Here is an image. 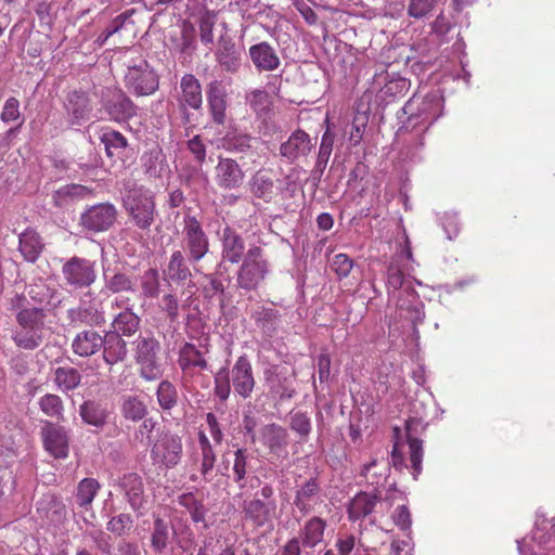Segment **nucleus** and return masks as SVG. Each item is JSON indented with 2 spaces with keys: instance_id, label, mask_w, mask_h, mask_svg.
<instances>
[{
  "instance_id": "obj_1",
  "label": "nucleus",
  "mask_w": 555,
  "mask_h": 555,
  "mask_svg": "<svg viewBox=\"0 0 555 555\" xmlns=\"http://www.w3.org/2000/svg\"><path fill=\"white\" fill-rule=\"evenodd\" d=\"M8 309L15 314L17 324L12 332L14 344L24 350L37 349L43 343L47 310L41 307H30L23 294L11 297Z\"/></svg>"
},
{
  "instance_id": "obj_2",
  "label": "nucleus",
  "mask_w": 555,
  "mask_h": 555,
  "mask_svg": "<svg viewBox=\"0 0 555 555\" xmlns=\"http://www.w3.org/2000/svg\"><path fill=\"white\" fill-rule=\"evenodd\" d=\"M442 101L435 93H429L418 100L413 98L404 105V113L409 114L408 119L398 130V135L405 137L414 147L424 146V134L441 115Z\"/></svg>"
},
{
  "instance_id": "obj_3",
  "label": "nucleus",
  "mask_w": 555,
  "mask_h": 555,
  "mask_svg": "<svg viewBox=\"0 0 555 555\" xmlns=\"http://www.w3.org/2000/svg\"><path fill=\"white\" fill-rule=\"evenodd\" d=\"M255 384L251 363L246 356H241L231 370L222 367L215 374L214 391L222 402L229 399L232 388L236 396L247 399L251 396Z\"/></svg>"
},
{
  "instance_id": "obj_4",
  "label": "nucleus",
  "mask_w": 555,
  "mask_h": 555,
  "mask_svg": "<svg viewBox=\"0 0 555 555\" xmlns=\"http://www.w3.org/2000/svg\"><path fill=\"white\" fill-rule=\"evenodd\" d=\"M236 272V286L247 292L257 291L271 272L264 250L258 245L247 249Z\"/></svg>"
},
{
  "instance_id": "obj_5",
  "label": "nucleus",
  "mask_w": 555,
  "mask_h": 555,
  "mask_svg": "<svg viewBox=\"0 0 555 555\" xmlns=\"http://www.w3.org/2000/svg\"><path fill=\"white\" fill-rule=\"evenodd\" d=\"M124 205L140 229H147L154 221L155 202L153 193L134 182H127Z\"/></svg>"
},
{
  "instance_id": "obj_6",
  "label": "nucleus",
  "mask_w": 555,
  "mask_h": 555,
  "mask_svg": "<svg viewBox=\"0 0 555 555\" xmlns=\"http://www.w3.org/2000/svg\"><path fill=\"white\" fill-rule=\"evenodd\" d=\"M208 349H201L191 343H185L179 350L178 365L182 372V385L193 387L194 384H201L207 387L208 383L204 380L203 372L209 370L206 359Z\"/></svg>"
},
{
  "instance_id": "obj_7",
  "label": "nucleus",
  "mask_w": 555,
  "mask_h": 555,
  "mask_svg": "<svg viewBox=\"0 0 555 555\" xmlns=\"http://www.w3.org/2000/svg\"><path fill=\"white\" fill-rule=\"evenodd\" d=\"M517 545L520 555H555V519L538 518L531 535Z\"/></svg>"
},
{
  "instance_id": "obj_8",
  "label": "nucleus",
  "mask_w": 555,
  "mask_h": 555,
  "mask_svg": "<svg viewBox=\"0 0 555 555\" xmlns=\"http://www.w3.org/2000/svg\"><path fill=\"white\" fill-rule=\"evenodd\" d=\"M182 245L191 263L198 262L209 251L208 235L194 216L186 215L183 218Z\"/></svg>"
},
{
  "instance_id": "obj_9",
  "label": "nucleus",
  "mask_w": 555,
  "mask_h": 555,
  "mask_svg": "<svg viewBox=\"0 0 555 555\" xmlns=\"http://www.w3.org/2000/svg\"><path fill=\"white\" fill-rule=\"evenodd\" d=\"M183 444L180 436L170 431H162L151 447L153 464L165 468H173L182 457Z\"/></svg>"
},
{
  "instance_id": "obj_10",
  "label": "nucleus",
  "mask_w": 555,
  "mask_h": 555,
  "mask_svg": "<svg viewBox=\"0 0 555 555\" xmlns=\"http://www.w3.org/2000/svg\"><path fill=\"white\" fill-rule=\"evenodd\" d=\"M64 282L74 291L89 288L96 280L95 262L74 256L62 266Z\"/></svg>"
},
{
  "instance_id": "obj_11",
  "label": "nucleus",
  "mask_w": 555,
  "mask_h": 555,
  "mask_svg": "<svg viewBox=\"0 0 555 555\" xmlns=\"http://www.w3.org/2000/svg\"><path fill=\"white\" fill-rule=\"evenodd\" d=\"M158 76L145 60L128 65L125 85L138 96L153 94L158 89Z\"/></svg>"
},
{
  "instance_id": "obj_12",
  "label": "nucleus",
  "mask_w": 555,
  "mask_h": 555,
  "mask_svg": "<svg viewBox=\"0 0 555 555\" xmlns=\"http://www.w3.org/2000/svg\"><path fill=\"white\" fill-rule=\"evenodd\" d=\"M135 360L140 365V374L145 380H155L162 376L158 361L160 345L153 336H140L135 340Z\"/></svg>"
},
{
  "instance_id": "obj_13",
  "label": "nucleus",
  "mask_w": 555,
  "mask_h": 555,
  "mask_svg": "<svg viewBox=\"0 0 555 555\" xmlns=\"http://www.w3.org/2000/svg\"><path fill=\"white\" fill-rule=\"evenodd\" d=\"M68 320L73 324H87L90 326H100L105 323V312L103 304L91 293H86L76 308L67 311Z\"/></svg>"
},
{
  "instance_id": "obj_14",
  "label": "nucleus",
  "mask_w": 555,
  "mask_h": 555,
  "mask_svg": "<svg viewBox=\"0 0 555 555\" xmlns=\"http://www.w3.org/2000/svg\"><path fill=\"white\" fill-rule=\"evenodd\" d=\"M413 262L411 242L404 233L403 244L391 258L387 268V287L389 291H398L403 285L405 274L413 270Z\"/></svg>"
},
{
  "instance_id": "obj_15",
  "label": "nucleus",
  "mask_w": 555,
  "mask_h": 555,
  "mask_svg": "<svg viewBox=\"0 0 555 555\" xmlns=\"http://www.w3.org/2000/svg\"><path fill=\"white\" fill-rule=\"evenodd\" d=\"M117 210L111 203L88 207L80 216L79 224L87 231L99 233L107 231L116 221Z\"/></svg>"
},
{
  "instance_id": "obj_16",
  "label": "nucleus",
  "mask_w": 555,
  "mask_h": 555,
  "mask_svg": "<svg viewBox=\"0 0 555 555\" xmlns=\"http://www.w3.org/2000/svg\"><path fill=\"white\" fill-rule=\"evenodd\" d=\"M295 372L272 365L264 371V382L273 397L281 401L292 399L295 393Z\"/></svg>"
},
{
  "instance_id": "obj_17",
  "label": "nucleus",
  "mask_w": 555,
  "mask_h": 555,
  "mask_svg": "<svg viewBox=\"0 0 555 555\" xmlns=\"http://www.w3.org/2000/svg\"><path fill=\"white\" fill-rule=\"evenodd\" d=\"M214 179L219 189L233 191L243 185L245 172L235 159L230 157H219L215 167Z\"/></svg>"
},
{
  "instance_id": "obj_18",
  "label": "nucleus",
  "mask_w": 555,
  "mask_h": 555,
  "mask_svg": "<svg viewBox=\"0 0 555 555\" xmlns=\"http://www.w3.org/2000/svg\"><path fill=\"white\" fill-rule=\"evenodd\" d=\"M43 447L55 459H65L68 455V431L52 422H44L41 428Z\"/></svg>"
},
{
  "instance_id": "obj_19",
  "label": "nucleus",
  "mask_w": 555,
  "mask_h": 555,
  "mask_svg": "<svg viewBox=\"0 0 555 555\" xmlns=\"http://www.w3.org/2000/svg\"><path fill=\"white\" fill-rule=\"evenodd\" d=\"M278 504L276 501L264 502L258 496H254L243 504V513L245 518L255 527L261 528L267 525L272 526L273 519L276 518Z\"/></svg>"
},
{
  "instance_id": "obj_20",
  "label": "nucleus",
  "mask_w": 555,
  "mask_h": 555,
  "mask_svg": "<svg viewBox=\"0 0 555 555\" xmlns=\"http://www.w3.org/2000/svg\"><path fill=\"white\" fill-rule=\"evenodd\" d=\"M323 501L322 488L317 478H309L296 489L294 505L302 516L314 512Z\"/></svg>"
},
{
  "instance_id": "obj_21",
  "label": "nucleus",
  "mask_w": 555,
  "mask_h": 555,
  "mask_svg": "<svg viewBox=\"0 0 555 555\" xmlns=\"http://www.w3.org/2000/svg\"><path fill=\"white\" fill-rule=\"evenodd\" d=\"M129 298H116L112 304L113 307L124 308L117 313L112 321V333H117L119 336L130 337L134 335L139 328L141 320L132 308L129 307Z\"/></svg>"
},
{
  "instance_id": "obj_22",
  "label": "nucleus",
  "mask_w": 555,
  "mask_h": 555,
  "mask_svg": "<svg viewBox=\"0 0 555 555\" xmlns=\"http://www.w3.org/2000/svg\"><path fill=\"white\" fill-rule=\"evenodd\" d=\"M103 107L114 121H126L137 115V105L121 90H113L104 100Z\"/></svg>"
},
{
  "instance_id": "obj_23",
  "label": "nucleus",
  "mask_w": 555,
  "mask_h": 555,
  "mask_svg": "<svg viewBox=\"0 0 555 555\" xmlns=\"http://www.w3.org/2000/svg\"><path fill=\"white\" fill-rule=\"evenodd\" d=\"M207 106L211 120L223 125L227 119L228 93L222 81L212 80L206 89Z\"/></svg>"
},
{
  "instance_id": "obj_24",
  "label": "nucleus",
  "mask_w": 555,
  "mask_h": 555,
  "mask_svg": "<svg viewBox=\"0 0 555 555\" xmlns=\"http://www.w3.org/2000/svg\"><path fill=\"white\" fill-rule=\"evenodd\" d=\"M116 486L124 493L133 511H140L144 507L146 500L143 480L140 475L137 473H126L118 478Z\"/></svg>"
},
{
  "instance_id": "obj_25",
  "label": "nucleus",
  "mask_w": 555,
  "mask_h": 555,
  "mask_svg": "<svg viewBox=\"0 0 555 555\" xmlns=\"http://www.w3.org/2000/svg\"><path fill=\"white\" fill-rule=\"evenodd\" d=\"M311 149L310 135L304 130L297 129L280 145V155L287 163L293 164L299 158L308 156Z\"/></svg>"
},
{
  "instance_id": "obj_26",
  "label": "nucleus",
  "mask_w": 555,
  "mask_h": 555,
  "mask_svg": "<svg viewBox=\"0 0 555 555\" xmlns=\"http://www.w3.org/2000/svg\"><path fill=\"white\" fill-rule=\"evenodd\" d=\"M222 261L238 263L245 256L243 237L231 227L227 225L220 233Z\"/></svg>"
},
{
  "instance_id": "obj_27",
  "label": "nucleus",
  "mask_w": 555,
  "mask_h": 555,
  "mask_svg": "<svg viewBox=\"0 0 555 555\" xmlns=\"http://www.w3.org/2000/svg\"><path fill=\"white\" fill-rule=\"evenodd\" d=\"M216 57L219 65L227 72L235 73L241 66L242 48L228 36H221L218 40Z\"/></svg>"
},
{
  "instance_id": "obj_28",
  "label": "nucleus",
  "mask_w": 555,
  "mask_h": 555,
  "mask_svg": "<svg viewBox=\"0 0 555 555\" xmlns=\"http://www.w3.org/2000/svg\"><path fill=\"white\" fill-rule=\"evenodd\" d=\"M65 109L72 125H82L90 118V114L92 112L88 94L80 91H73L68 93L65 102Z\"/></svg>"
},
{
  "instance_id": "obj_29",
  "label": "nucleus",
  "mask_w": 555,
  "mask_h": 555,
  "mask_svg": "<svg viewBox=\"0 0 555 555\" xmlns=\"http://www.w3.org/2000/svg\"><path fill=\"white\" fill-rule=\"evenodd\" d=\"M248 53L254 66L259 72H273L281 65L278 52L267 41L253 44L249 47Z\"/></svg>"
},
{
  "instance_id": "obj_30",
  "label": "nucleus",
  "mask_w": 555,
  "mask_h": 555,
  "mask_svg": "<svg viewBox=\"0 0 555 555\" xmlns=\"http://www.w3.org/2000/svg\"><path fill=\"white\" fill-rule=\"evenodd\" d=\"M92 195V190L86 185L70 183L59 188L52 194L54 206L66 209L76 203L83 201Z\"/></svg>"
},
{
  "instance_id": "obj_31",
  "label": "nucleus",
  "mask_w": 555,
  "mask_h": 555,
  "mask_svg": "<svg viewBox=\"0 0 555 555\" xmlns=\"http://www.w3.org/2000/svg\"><path fill=\"white\" fill-rule=\"evenodd\" d=\"M327 522L325 519L319 516H312L305 521L299 529V538L302 546L308 548H314L324 540L325 530Z\"/></svg>"
},
{
  "instance_id": "obj_32",
  "label": "nucleus",
  "mask_w": 555,
  "mask_h": 555,
  "mask_svg": "<svg viewBox=\"0 0 555 555\" xmlns=\"http://www.w3.org/2000/svg\"><path fill=\"white\" fill-rule=\"evenodd\" d=\"M379 498L369 492L357 493L347 505L348 518L351 521L362 520L374 511Z\"/></svg>"
},
{
  "instance_id": "obj_33",
  "label": "nucleus",
  "mask_w": 555,
  "mask_h": 555,
  "mask_svg": "<svg viewBox=\"0 0 555 555\" xmlns=\"http://www.w3.org/2000/svg\"><path fill=\"white\" fill-rule=\"evenodd\" d=\"M105 344V338L94 330H86L76 335L72 343L74 353L79 357H90L96 353Z\"/></svg>"
},
{
  "instance_id": "obj_34",
  "label": "nucleus",
  "mask_w": 555,
  "mask_h": 555,
  "mask_svg": "<svg viewBox=\"0 0 555 555\" xmlns=\"http://www.w3.org/2000/svg\"><path fill=\"white\" fill-rule=\"evenodd\" d=\"M255 141L249 133L232 128L221 139V146L233 154H247L253 152Z\"/></svg>"
},
{
  "instance_id": "obj_35",
  "label": "nucleus",
  "mask_w": 555,
  "mask_h": 555,
  "mask_svg": "<svg viewBox=\"0 0 555 555\" xmlns=\"http://www.w3.org/2000/svg\"><path fill=\"white\" fill-rule=\"evenodd\" d=\"M181 96L179 102L182 106L193 109L202 107L203 95L198 79L192 74H185L180 81Z\"/></svg>"
},
{
  "instance_id": "obj_36",
  "label": "nucleus",
  "mask_w": 555,
  "mask_h": 555,
  "mask_svg": "<svg viewBox=\"0 0 555 555\" xmlns=\"http://www.w3.org/2000/svg\"><path fill=\"white\" fill-rule=\"evenodd\" d=\"M44 244L39 233L27 228L18 235V250L24 260L35 262L43 250Z\"/></svg>"
},
{
  "instance_id": "obj_37",
  "label": "nucleus",
  "mask_w": 555,
  "mask_h": 555,
  "mask_svg": "<svg viewBox=\"0 0 555 555\" xmlns=\"http://www.w3.org/2000/svg\"><path fill=\"white\" fill-rule=\"evenodd\" d=\"M260 440L271 453L279 454L288 443V434L281 425L267 424L260 429Z\"/></svg>"
},
{
  "instance_id": "obj_38",
  "label": "nucleus",
  "mask_w": 555,
  "mask_h": 555,
  "mask_svg": "<svg viewBox=\"0 0 555 555\" xmlns=\"http://www.w3.org/2000/svg\"><path fill=\"white\" fill-rule=\"evenodd\" d=\"M117 333L108 332L103 336L105 344H103V359L109 364H116L126 359L128 350L127 344Z\"/></svg>"
},
{
  "instance_id": "obj_39",
  "label": "nucleus",
  "mask_w": 555,
  "mask_h": 555,
  "mask_svg": "<svg viewBox=\"0 0 555 555\" xmlns=\"http://www.w3.org/2000/svg\"><path fill=\"white\" fill-rule=\"evenodd\" d=\"M104 287L113 293H134L137 291V281L133 276L121 271L109 274L106 270L103 272Z\"/></svg>"
},
{
  "instance_id": "obj_40",
  "label": "nucleus",
  "mask_w": 555,
  "mask_h": 555,
  "mask_svg": "<svg viewBox=\"0 0 555 555\" xmlns=\"http://www.w3.org/2000/svg\"><path fill=\"white\" fill-rule=\"evenodd\" d=\"M79 414L88 425L101 428L106 424L108 412L105 404L88 400L79 408Z\"/></svg>"
},
{
  "instance_id": "obj_41",
  "label": "nucleus",
  "mask_w": 555,
  "mask_h": 555,
  "mask_svg": "<svg viewBox=\"0 0 555 555\" xmlns=\"http://www.w3.org/2000/svg\"><path fill=\"white\" fill-rule=\"evenodd\" d=\"M409 79L401 76H392L379 89L377 98L385 103H390L397 98L403 96L410 89Z\"/></svg>"
},
{
  "instance_id": "obj_42",
  "label": "nucleus",
  "mask_w": 555,
  "mask_h": 555,
  "mask_svg": "<svg viewBox=\"0 0 555 555\" xmlns=\"http://www.w3.org/2000/svg\"><path fill=\"white\" fill-rule=\"evenodd\" d=\"M164 272L170 281L176 283L184 282L192 275L186 259L181 250H176L171 254Z\"/></svg>"
},
{
  "instance_id": "obj_43",
  "label": "nucleus",
  "mask_w": 555,
  "mask_h": 555,
  "mask_svg": "<svg viewBox=\"0 0 555 555\" xmlns=\"http://www.w3.org/2000/svg\"><path fill=\"white\" fill-rule=\"evenodd\" d=\"M120 413L128 421L139 422L146 416L147 406L138 396L127 395L120 399Z\"/></svg>"
},
{
  "instance_id": "obj_44",
  "label": "nucleus",
  "mask_w": 555,
  "mask_h": 555,
  "mask_svg": "<svg viewBox=\"0 0 555 555\" xmlns=\"http://www.w3.org/2000/svg\"><path fill=\"white\" fill-rule=\"evenodd\" d=\"M248 185L250 193L255 197L261 198L264 202H269L272 198L274 183L266 170L256 171L251 176Z\"/></svg>"
},
{
  "instance_id": "obj_45",
  "label": "nucleus",
  "mask_w": 555,
  "mask_h": 555,
  "mask_svg": "<svg viewBox=\"0 0 555 555\" xmlns=\"http://www.w3.org/2000/svg\"><path fill=\"white\" fill-rule=\"evenodd\" d=\"M417 425L415 418L406 421L408 444L413 478L416 479L422 472L423 443L420 439L411 437L412 426Z\"/></svg>"
},
{
  "instance_id": "obj_46",
  "label": "nucleus",
  "mask_w": 555,
  "mask_h": 555,
  "mask_svg": "<svg viewBox=\"0 0 555 555\" xmlns=\"http://www.w3.org/2000/svg\"><path fill=\"white\" fill-rule=\"evenodd\" d=\"M81 378L80 372L72 366H60L54 372V383L63 392L76 389Z\"/></svg>"
},
{
  "instance_id": "obj_47",
  "label": "nucleus",
  "mask_w": 555,
  "mask_h": 555,
  "mask_svg": "<svg viewBox=\"0 0 555 555\" xmlns=\"http://www.w3.org/2000/svg\"><path fill=\"white\" fill-rule=\"evenodd\" d=\"M173 529L160 517H156L153 522V531L151 537V544L154 551L160 553L163 552L172 535Z\"/></svg>"
},
{
  "instance_id": "obj_48",
  "label": "nucleus",
  "mask_w": 555,
  "mask_h": 555,
  "mask_svg": "<svg viewBox=\"0 0 555 555\" xmlns=\"http://www.w3.org/2000/svg\"><path fill=\"white\" fill-rule=\"evenodd\" d=\"M245 99L258 117L268 115L273 105L272 96L263 89L251 90L246 94Z\"/></svg>"
},
{
  "instance_id": "obj_49",
  "label": "nucleus",
  "mask_w": 555,
  "mask_h": 555,
  "mask_svg": "<svg viewBox=\"0 0 555 555\" xmlns=\"http://www.w3.org/2000/svg\"><path fill=\"white\" fill-rule=\"evenodd\" d=\"M40 411L48 417L57 422L64 421V403L60 396L46 393L38 399Z\"/></svg>"
},
{
  "instance_id": "obj_50",
  "label": "nucleus",
  "mask_w": 555,
  "mask_h": 555,
  "mask_svg": "<svg viewBox=\"0 0 555 555\" xmlns=\"http://www.w3.org/2000/svg\"><path fill=\"white\" fill-rule=\"evenodd\" d=\"M100 139L108 157H119L128 144L127 139L116 130L104 131Z\"/></svg>"
},
{
  "instance_id": "obj_51",
  "label": "nucleus",
  "mask_w": 555,
  "mask_h": 555,
  "mask_svg": "<svg viewBox=\"0 0 555 555\" xmlns=\"http://www.w3.org/2000/svg\"><path fill=\"white\" fill-rule=\"evenodd\" d=\"M144 171L151 178H159L163 176L167 164L165 155L160 150H151L142 156Z\"/></svg>"
},
{
  "instance_id": "obj_52",
  "label": "nucleus",
  "mask_w": 555,
  "mask_h": 555,
  "mask_svg": "<svg viewBox=\"0 0 555 555\" xmlns=\"http://www.w3.org/2000/svg\"><path fill=\"white\" fill-rule=\"evenodd\" d=\"M100 490V483L93 478H83L80 480L76 492V502L81 507L89 506L98 491Z\"/></svg>"
},
{
  "instance_id": "obj_53",
  "label": "nucleus",
  "mask_w": 555,
  "mask_h": 555,
  "mask_svg": "<svg viewBox=\"0 0 555 555\" xmlns=\"http://www.w3.org/2000/svg\"><path fill=\"white\" fill-rule=\"evenodd\" d=\"M178 503L184 507L191 515L194 522H204L206 508L201 501L191 492L183 493L178 498Z\"/></svg>"
},
{
  "instance_id": "obj_54",
  "label": "nucleus",
  "mask_w": 555,
  "mask_h": 555,
  "mask_svg": "<svg viewBox=\"0 0 555 555\" xmlns=\"http://www.w3.org/2000/svg\"><path fill=\"white\" fill-rule=\"evenodd\" d=\"M253 319L259 327L266 333H272L276 328L279 313L272 308L259 307L251 314Z\"/></svg>"
},
{
  "instance_id": "obj_55",
  "label": "nucleus",
  "mask_w": 555,
  "mask_h": 555,
  "mask_svg": "<svg viewBox=\"0 0 555 555\" xmlns=\"http://www.w3.org/2000/svg\"><path fill=\"white\" fill-rule=\"evenodd\" d=\"M141 295L145 298H155L159 294V275L154 268L145 270L140 276Z\"/></svg>"
},
{
  "instance_id": "obj_56",
  "label": "nucleus",
  "mask_w": 555,
  "mask_h": 555,
  "mask_svg": "<svg viewBox=\"0 0 555 555\" xmlns=\"http://www.w3.org/2000/svg\"><path fill=\"white\" fill-rule=\"evenodd\" d=\"M156 396L158 404L164 410H171L177 404V389L168 380H163L159 383Z\"/></svg>"
},
{
  "instance_id": "obj_57",
  "label": "nucleus",
  "mask_w": 555,
  "mask_h": 555,
  "mask_svg": "<svg viewBox=\"0 0 555 555\" xmlns=\"http://www.w3.org/2000/svg\"><path fill=\"white\" fill-rule=\"evenodd\" d=\"M234 460H233V480L234 482L238 483L241 488L244 487L243 483H241L247 474V463H248V452L245 448H237L234 453Z\"/></svg>"
},
{
  "instance_id": "obj_58",
  "label": "nucleus",
  "mask_w": 555,
  "mask_h": 555,
  "mask_svg": "<svg viewBox=\"0 0 555 555\" xmlns=\"http://www.w3.org/2000/svg\"><path fill=\"white\" fill-rule=\"evenodd\" d=\"M335 547L337 555H351L353 551L359 552L362 547L361 539L352 533H338Z\"/></svg>"
},
{
  "instance_id": "obj_59",
  "label": "nucleus",
  "mask_w": 555,
  "mask_h": 555,
  "mask_svg": "<svg viewBox=\"0 0 555 555\" xmlns=\"http://www.w3.org/2000/svg\"><path fill=\"white\" fill-rule=\"evenodd\" d=\"M217 16L214 12L207 11L199 17V37L204 44L214 43V28L216 25Z\"/></svg>"
},
{
  "instance_id": "obj_60",
  "label": "nucleus",
  "mask_w": 555,
  "mask_h": 555,
  "mask_svg": "<svg viewBox=\"0 0 555 555\" xmlns=\"http://www.w3.org/2000/svg\"><path fill=\"white\" fill-rule=\"evenodd\" d=\"M86 537L89 538L95 548L103 555H111L113 548L112 537L101 529H92L86 532Z\"/></svg>"
},
{
  "instance_id": "obj_61",
  "label": "nucleus",
  "mask_w": 555,
  "mask_h": 555,
  "mask_svg": "<svg viewBox=\"0 0 555 555\" xmlns=\"http://www.w3.org/2000/svg\"><path fill=\"white\" fill-rule=\"evenodd\" d=\"M133 519L129 514L121 513L117 516L112 517L106 525V529L117 535H125L132 528Z\"/></svg>"
},
{
  "instance_id": "obj_62",
  "label": "nucleus",
  "mask_w": 555,
  "mask_h": 555,
  "mask_svg": "<svg viewBox=\"0 0 555 555\" xmlns=\"http://www.w3.org/2000/svg\"><path fill=\"white\" fill-rule=\"evenodd\" d=\"M0 119L4 124H10L17 120H20V125L24 122L20 111V101L16 98L11 96L4 102L2 112L0 114Z\"/></svg>"
},
{
  "instance_id": "obj_63",
  "label": "nucleus",
  "mask_w": 555,
  "mask_h": 555,
  "mask_svg": "<svg viewBox=\"0 0 555 555\" xmlns=\"http://www.w3.org/2000/svg\"><path fill=\"white\" fill-rule=\"evenodd\" d=\"M289 426L302 439L308 438L312 428L310 417L302 412H296L291 416Z\"/></svg>"
},
{
  "instance_id": "obj_64",
  "label": "nucleus",
  "mask_w": 555,
  "mask_h": 555,
  "mask_svg": "<svg viewBox=\"0 0 555 555\" xmlns=\"http://www.w3.org/2000/svg\"><path fill=\"white\" fill-rule=\"evenodd\" d=\"M437 0H410L408 15L420 20L426 17L435 8Z\"/></svg>"
}]
</instances>
